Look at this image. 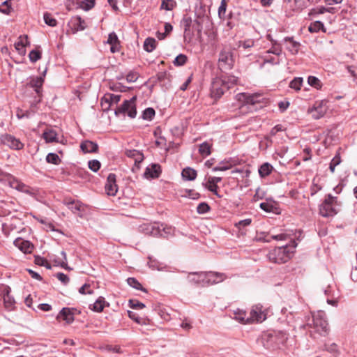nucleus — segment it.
Listing matches in <instances>:
<instances>
[{"label": "nucleus", "instance_id": "aec40b11", "mask_svg": "<svg viewBox=\"0 0 357 357\" xmlns=\"http://www.w3.org/2000/svg\"><path fill=\"white\" fill-rule=\"evenodd\" d=\"M68 26L74 33L79 31H83L86 29L84 20L78 15L71 17L68 22Z\"/></svg>", "mask_w": 357, "mask_h": 357}, {"label": "nucleus", "instance_id": "f257e3e1", "mask_svg": "<svg viewBox=\"0 0 357 357\" xmlns=\"http://www.w3.org/2000/svg\"><path fill=\"white\" fill-rule=\"evenodd\" d=\"M310 328V336L317 338L319 336H326L329 333L330 328L326 319V313L324 311H318L312 314V323L303 325L301 328Z\"/></svg>", "mask_w": 357, "mask_h": 357}, {"label": "nucleus", "instance_id": "4c0bfd02", "mask_svg": "<svg viewBox=\"0 0 357 357\" xmlns=\"http://www.w3.org/2000/svg\"><path fill=\"white\" fill-rule=\"evenodd\" d=\"M231 164L227 160L220 161L218 165L212 168L213 172L226 171L231 168Z\"/></svg>", "mask_w": 357, "mask_h": 357}, {"label": "nucleus", "instance_id": "c85d7f7f", "mask_svg": "<svg viewBox=\"0 0 357 357\" xmlns=\"http://www.w3.org/2000/svg\"><path fill=\"white\" fill-rule=\"evenodd\" d=\"M273 169L274 168L271 164H270L269 162H264L262 165H261L259 167V175L261 178H265L269 176L272 173Z\"/></svg>", "mask_w": 357, "mask_h": 357}, {"label": "nucleus", "instance_id": "39448f33", "mask_svg": "<svg viewBox=\"0 0 357 357\" xmlns=\"http://www.w3.org/2000/svg\"><path fill=\"white\" fill-rule=\"evenodd\" d=\"M234 65V52L230 47L224 46L219 53L218 67L221 71L229 70Z\"/></svg>", "mask_w": 357, "mask_h": 357}, {"label": "nucleus", "instance_id": "393cba45", "mask_svg": "<svg viewBox=\"0 0 357 357\" xmlns=\"http://www.w3.org/2000/svg\"><path fill=\"white\" fill-rule=\"evenodd\" d=\"M107 43L111 45L110 51L112 53H116L120 51V41L116 33L114 31L109 34Z\"/></svg>", "mask_w": 357, "mask_h": 357}, {"label": "nucleus", "instance_id": "a878e982", "mask_svg": "<svg viewBox=\"0 0 357 357\" xmlns=\"http://www.w3.org/2000/svg\"><path fill=\"white\" fill-rule=\"evenodd\" d=\"M126 155L127 157L132 158L135 161V165L137 168H139V164L144 160V154L137 150H127L126 151Z\"/></svg>", "mask_w": 357, "mask_h": 357}, {"label": "nucleus", "instance_id": "6ab92c4d", "mask_svg": "<svg viewBox=\"0 0 357 357\" xmlns=\"http://www.w3.org/2000/svg\"><path fill=\"white\" fill-rule=\"evenodd\" d=\"M248 319L249 320V324L254 321L261 322L264 321L266 319V317L261 310V306H253L250 312V317H248Z\"/></svg>", "mask_w": 357, "mask_h": 357}, {"label": "nucleus", "instance_id": "a211bd4d", "mask_svg": "<svg viewBox=\"0 0 357 357\" xmlns=\"http://www.w3.org/2000/svg\"><path fill=\"white\" fill-rule=\"evenodd\" d=\"M13 244L25 254L31 253L33 249V245L29 241L24 240L20 237L17 238L14 241Z\"/></svg>", "mask_w": 357, "mask_h": 357}, {"label": "nucleus", "instance_id": "e2e57ef3", "mask_svg": "<svg viewBox=\"0 0 357 357\" xmlns=\"http://www.w3.org/2000/svg\"><path fill=\"white\" fill-rule=\"evenodd\" d=\"M129 305L132 309H142L145 307V305L135 299H130L129 301Z\"/></svg>", "mask_w": 357, "mask_h": 357}, {"label": "nucleus", "instance_id": "680f3d73", "mask_svg": "<svg viewBox=\"0 0 357 357\" xmlns=\"http://www.w3.org/2000/svg\"><path fill=\"white\" fill-rule=\"evenodd\" d=\"M252 222V220L250 218H247L245 220H242L235 223V227L238 228L239 230L243 229L244 227L249 226Z\"/></svg>", "mask_w": 357, "mask_h": 357}, {"label": "nucleus", "instance_id": "ddd939ff", "mask_svg": "<svg viewBox=\"0 0 357 357\" xmlns=\"http://www.w3.org/2000/svg\"><path fill=\"white\" fill-rule=\"evenodd\" d=\"M105 192L109 196L116 195L118 191V185L116 184V176L114 173L109 174L107 178V182L105 185Z\"/></svg>", "mask_w": 357, "mask_h": 357}, {"label": "nucleus", "instance_id": "603ef678", "mask_svg": "<svg viewBox=\"0 0 357 357\" xmlns=\"http://www.w3.org/2000/svg\"><path fill=\"white\" fill-rule=\"evenodd\" d=\"M203 185L208 190L213 192L218 198H221L222 197V195L218 192L219 187L218 185L209 184L208 183H203Z\"/></svg>", "mask_w": 357, "mask_h": 357}, {"label": "nucleus", "instance_id": "37998d69", "mask_svg": "<svg viewBox=\"0 0 357 357\" xmlns=\"http://www.w3.org/2000/svg\"><path fill=\"white\" fill-rule=\"evenodd\" d=\"M44 22L50 26L54 27L57 24L56 20L52 15V14L46 12L43 15Z\"/></svg>", "mask_w": 357, "mask_h": 357}, {"label": "nucleus", "instance_id": "20e7f679", "mask_svg": "<svg viewBox=\"0 0 357 357\" xmlns=\"http://www.w3.org/2000/svg\"><path fill=\"white\" fill-rule=\"evenodd\" d=\"M296 245V243L292 241L289 244L275 248L268 253L267 257L271 262L275 264L285 263L292 257Z\"/></svg>", "mask_w": 357, "mask_h": 357}, {"label": "nucleus", "instance_id": "2eb2a0df", "mask_svg": "<svg viewBox=\"0 0 357 357\" xmlns=\"http://www.w3.org/2000/svg\"><path fill=\"white\" fill-rule=\"evenodd\" d=\"M206 272H192L188 276L189 282L202 287H206Z\"/></svg>", "mask_w": 357, "mask_h": 357}, {"label": "nucleus", "instance_id": "412c9836", "mask_svg": "<svg viewBox=\"0 0 357 357\" xmlns=\"http://www.w3.org/2000/svg\"><path fill=\"white\" fill-rule=\"evenodd\" d=\"M80 149L84 153H96L98 151V145L91 140H84L80 144Z\"/></svg>", "mask_w": 357, "mask_h": 357}, {"label": "nucleus", "instance_id": "13d9d810", "mask_svg": "<svg viewBox=\"0 0 357 357\" xmlns=\"http://www.w3.org/2000/svg\"><path fill=\"white\" fill-rule=\"evenodd\" d=\"M121 100V95L110 94L109 98H105V102L108 104V107L112 103L117 104Z\"/></svg>", "mask_w": 357, "mask_h": 357}, {"label": "nucleus", "instance_id": "7c9ffc66", "mask_svg": "<svg viewBox=\"0 0 357 357\" xmlns=\"http://www.w3.org/2000/svg\"><path fill=\"white\" fill-rule=\"evenodd\" d=\"M308 31L310 33H318L320 31H321L323 33H326V29L325 28L322 22L317 20L312 22L308 26Z\"/></svg>", "mask_w": 357, "mask_h": 357}, {"label": "nucleus", "instance_id": "f3484780", "mask_svg": "<svg viewBox=\"0 0 357 357\" xmlns=\"http://www.w3.org/2000/svg\"><path fill=\"white\" fill-rule=\"evenodd\" d=\"M140 229L146 235L158 237L160 234V224L157 222L144 224L140 226Z\"/></svg>", "mask_w": 357, "mask_h": 357}, {"label": "nucleus", "instance_id": "423d86ee", "mask_svg": "<svg viewBox=\"0 0 357 357\" xmlns=\"http://www.w3.org/2000/svg\"><path fill=\"white\" fill-rule=\"evenodd\" d=\"M44 83V79L41 76L30 77V81L25 84L26 90L32 89L34 91L33 100L31 102V106H36L40 102L42 98V87Z\"/></svg>", "mask_w": 357, "mask_h": 357}, {"label": "nucleus", "instance_id": "79ce46f5", "mask_svg": "<svg viewBox=\"0 0 357 357\" xmlns=\"http://www.w3.org/2000/svg\"><path fill=\"white\" fill-rule=\"evenodd\" d=\"M211 146L208 142H203L200 144L199 148V152L202 156H208L211 154Z\"/></svg>", "mask_w": 357, "mask_h": 357}, {"label": "nucleus", "instance_id": "7ed1b4c3", "mask_svg": "<svg viewBox=\"0 0 357 357\" xmlns=\"http://www.w3.org/2000/svg\"><path fill=\"white\" fill-rule=\"evenodd\" d=\"M288 336L284 331H268L261 335L259 341L266 349H275L284 345Z\"/></svg>", "mask_w": 357, "mask_h": 357}, {"label": "nucleus", "instance_id": "cd10ccee", "mask_svg": "<svg viewBox=\"0 0 357 357\" xmlns=\"http://www.w3.org/2000/svg\"><path fill=\"white\" fill-rule=\"evenodd\" d=\"M287 43V49L292 54H296L298 53L300 47V43L295 41L291 37H286L284 39Z\"/></svg>", "mask_w": 357, "mask_h": 357}, {"label": "nucleus", "instance_id": "a18cd8bd", "mask_svg": "<svg viewBox=\"0 0 357 357\" xmlns=\"http://www.w3.org/2000/svg\"><path fill=\"white\" fill-rule=\"evenodd\" d=\"M34 262H35L36 264H37L38 266H44L47 269H51L52 268V266L47 261V260L45 258H44L43 257H40L39 255L35 256Z\"/></svg>", "mask_w": 357, "mask_h": 357}, {"label": "nucleus", "instance_id": "5fc2aeb1", "mask_svg": "<svg viewBox=\"0 0 357 357\" xmlns=\"http://www.w3.org/2000/svg\"><path fill=\"white\" fill-rule=\"evenodd\" d=\"M20 40L15 43V47L20 54L24 55L26 53V45L24 40L22 39V37H20Z\"/></svg>", "mask_w": 357, "mask_h": 357}, {"label": "nucleus", "instance_id": "c756f323", "mask_svg": "<svg viewBox=\"0 0 357 357\" xmlns=\"http://www.w3.org/2000/svg\"><path fill=\"white\" fill-rule=\"evenodd\" d=\"M181 176L183 180L192 181L195 180L197 173L193 168L188 167L182 170Z\"/></svg>", "mask_w": 357, "mask_h": 357}, {"label": "nucleus", "instance_id": "dca6fc26", "mask_svg": "<svg viewBox=\"0 0 357 357\" xmlns=\"http://www.w3.org/2000/svg\"><path fill=\"white\" fill-rule=\"evenodd\" d=\"M259 207L261 210L267 213H280V208L278 204L272 199H267L266 202L260 203Z\"/></svg>", "mask_w": 357, "mask_h": 357}, {"label": "nucleus", "instance_id": "e433bc0d", "mask_svg": "<svg viewBox=\"0 0 357 357\" xmlns=\"http://www.w3.org/2000/svg\"><path fill=\"white\" fill-rule=\"evenodd\" d=\"M61 255L63 257V260H60L59 259H54V261L55 263V266H60L65 269H70V268L68 266L67 264V257L66 253L64 250L61 252Z\"/></svg>", "mask_w": 357, "mask_h": 357}, {"label": "nucleus", "instance_id": "de8ad7c7", "mask_svg": "<svg viewBox=\"0 0 357 357\" xmlns=\"http://www.w3.org/2000/svg\"><path fill=\"white\" fill-rule=\"evenodd\" d=\"M272 47L266 52L267 54H273L276 56H280L282 54L281 45L276 41H273Z\"/></svg>", "mask_w": 357, "mask_h": 357}, {"label": "nucleus", "instance_id": "1a4fd4ad", "mask_svg": "<svg viewBox=\"0 0 357 357\" xmlns=\"http://www.w3.org/2000/svg\"><path fill=\"white\" fill-rule=\"evenodd\" d=\"M261 96L257 93L249 94L246 93H239L236 94V99L242 103L243 105H254L260 102Z\"/></svg>", "mask_w": 357, "mask_h": 357}, {"label": "nucleus", "instance_id": "8fccbe9b", "mask_svg": "<svg viewBox=\"0 0 357 357\" xmlns=\"http://www.w3.org/2000/svg\"><path fill=\"white\" fill-rule=\"evenodd\" d=\"M307 82L309 85L317 89H319L322 86L321 81L315 76H309L307 78Z\"/></svg>", "mask_w": 357, "mask_h": 357}, {"label": "nucleus", "instance_id": "6e6552de", "mask_svg": "<svg viewBox=\"0 0 357 357\" xmlns=\"http://www.w3.org/2000/svg\"><path fill=\"white\" fill-rule=\"evenodd\" d=\"M136 100V96H133L129 100H125L123 102L115 109V115L119 116L122 114L123 115L127 114L131 119L135 118L137 115Z\"/></svg>", "mask_w": 357, "mask_h": 357}, {"label": "nucleus", "instance_id": "9b49d317", "mask_svg": "<svg viewBox=\"0 0 357 357\" xmlns=\"http://www.w3.org/2000/svg\"><path fill=\"white\" fill-rule=\"evenodd\" d=\"M76 312L79 314L80 311L74 307H63L57 314L56 319H62L67 324H71L75 320L74 316Z\"/></svg>", "mask_w": 357, "mask_h": 357}, {"label": "nucleus", "instance_id": "c03bdc74", "mask_svg": "<svg viewBox=\"0 0 357 357\" xmlns=\"http://www.w3.org/2000/svg\"><path fill=\"white\" fill-rule=\"evenodd\" d=\"M46 161L48 163H51L53 165H59L61 162L60 158L56 153H50L46 156Z\"/></svg>", "mask_w": 357, "mask_h": 357}, {"label": "nucleus", "instance_id": "a19ab883", "mask_svg": "<svg viewBox=\"0 0 357 357\" xmlns=\"http://www.w3.org/2000/svg\"><path fill=\"white\" fill-rule=\"evenodd\" d=\"M341 161L340 154L339 152H337L329 165V169L332 173H334L335 167L341 163Z\"/></svg>", "mask_w": 357, "mask_h": 357}, {"label": "nucleus", "instance_id": "864d4df0", "mask_svg": "<svg viewBox=\"0 0 357 357\" xmlns=\"http://www.w3.org/2000/svg\"><path fill=\"white\" fill-rule=\"evenodd\" d=\"M101 167V163L98 160H91L88 162V167L93 172H97Z\"/></svg>", "mask_w": 357, "mask_h": 357}, {"label": "nucleus", "instance_id": "3c124183", "mask_svg": "<svg viewBox=\"0 0 357 357\" xmlns=\"http://www.w3.org/2000/svg\"><path fill=\"white\" fill-rule=\"evenodd\" d=\"M303 81V79L302 77H295L290 82L289 87L298 91L301 88Z\"/></svg>", "mask_w": 357, "mask_h": 357}, {"label": "nucleus", "instance_id": "6e6d98bb", "mask_svg": "<svg viewBox=\"0 0 357 357\" xmlns=\"http://www.w3.org/2000/svg\"><path fill=\"white\" fill-rule=\"evenodd\" d=\"M211 210L210 206L206 202H202L197 207V212L199 214H205Z\"/></svg>", "mask_w": 357, "mask_h": 357}, {"label": "nucleus", "instance_id": "4d7b16f0", "mask_svg": "<svg viewBox=\"0 0 357 357\" xmlns=\"http://www.w3.org/2000/svg\"><path fill=\"white\" fill-rule=\"evenodd\" d=\"M176 3L173 0H162L161 8L166 10H172L175 6Z\"/></svg>", "mask_w": 357, "mask_h": 357}, {"label": "nucleus", "instance_id": "c9c22d12", "mask_svg": "<svg viewBox=\"0 0 357 357\" xmlns=\"http://www.w3.org/2000/svg\"><path fill=\"white\" fill-rule=\"evenodd\" d=\"M155 78L157 82H160L162 85L167 86L170 84L169 75L165 71L159 72L156 75Z\"/></svg>", "mask_w": 357, "mask_h": 357}, {"label": "nucleus", "instance_id": "09e8293b", "mask_svg": "<svg viewBox=\"0 0 357 357\" xmlns=\"http://www.w3.org/2000/svg\"><path fill=\"white\" fill-rule=\"evenodd\" d=\"M187 56L183 54H180L176 56L173 61V63L175 66H182L187 62Z\"/></svg>", "mask_w": 357, "mask_h": 357}, {"label": "nucleus", "instance_id": "49530a36", "mask_svg": "<svg viewBox=\"0 0 357 357\" xmlns=\"http://www.w3.org/2000/svg\"><path fill=\"white\" fill-rule=\"evenodd\" d=\"M326 7H324L323 6H317L316 8H312L309 11L308 15L310 17H316L318 15L324 14V13H326Z\"/></svg>", "mask_w": 357, "mask_h": 357}, {"label": "nucleus", "instance_id": "ea45409f", "mask_svg": "<svg viewBox=\"0 0 357 357\" xmlns=\"http://www.w3.org/2000/svg\"><path fill=\"white\" fill-rule=\"evenodd\" d=\"M155 115V111L152 107L145 109L142 114V118L144 120L151 121Z\"/></svg>", "mask_w": 357, "mask_h": 357}, {"label": "nucleus", "instance_id": "f704fd0d", "mask_svg": "<svg viewBox=\"0 0 357 357\" xmlns=\"http://www.w3.org/2000/svg\"><path fill=\"white\" fill-rule=\"evenodd\" d=\"M156 47V40L153 38L149 37L144 42V49L147 52H152Z\"/></svg>", "mask_w": 357, "mask_h": 357}, {"label": "nucleus", "instance_id": "0e129e2a", "mask_svg": "<svg viewBox=\"0 0 357 357\" xmlns=\"http://www.w3.org/2000/svg\"><path fill=\"white\" fill-rule=\"evenodd\" d=\"M255 41L253 39H247L243 41H239L238 47H243L244 49L251 48L254 46Z\"/></svg>", "mask_w": 357, "mask_h": 357}, {"label": "nucleus", "instance_id": "bb28decb", "mask_svg": "<svg viewBox=\"0 0 357 357\" xmlns=\"http://www.w3.org/2000/svg\"><path fill=\"white\" fill-rule=\"evenodd\" d=\"M160 234L158 236L169 238L174 236L175 228L165 224H160Z\"/></svg>", "mask_w": 357, "mask_h": 357}, {"label": "nucleus", "instance_id": "4be33fe9", "mask_svg": "<svg viewBox=\"0 0 357 357\" xmlns=\"http://www.w3.org/2000/svg\"><path fill=\"white\" fill-rule=\"evenodd\" d=\"M161 167L158 164H152L146 168L144 176L146 178H157L160 176Z\"/></svg>", "mask_w": 357, "mask_h": 357}, {"label": "nucleus", "instance_id": "69168bd1", "mask_svg": "<svg viewBox=\"0 0 357 357\" xmlns=\"http://www.w3.org/2000/svg\"><path fill=\"white\" fill-rule=\"evenodd\" d=\"M79 293L81 294H92L93 290L90 289V284L85 283L79 289Z\"/></svg>", "mask_w": 357, "mask_h": 357}, {"label": "nucleus", "instance_id": "f03ea898", "mask_svg": "<svg viewBox=\"0 0 357 357\" xmlns=\"http://www.w3.org/2000/svg\"><path fill=\"white\" fill-rule=\"evenodd\" d=\"M238 77L232 75H222L213 79L211 86V97L218 99L224 93L237 84Z\"/></svg>", "mask_w": 357, "mask_h": 357}, {"label": "nucleus", "instance_id": "f8f14e48", "mask_svg": "<svg viewBox=\"0 0 357 357\" xmlns=\"http://www.w3.org/2000/svg\"><path fill=\"white\" fill-rule=\"evenodd\" d=\"M11 289L7 286L2 291L1 296L3 301V305L6 310L12 311L15 307V301L14 298L10 295Z\"/></svg>", "mask_w": 357, "mask_h": 357}, {"label": "nucleus", "instance_id": "9d476101", "mask_svg": "<svg viewBox=\"0 0 357 357\" xmlns=\"http://www.w3.org/2000/svg\"><path fill=\"white\" fill-rule=\"evenodd\" d=\"M1 142L14 150H21L24 148V144L13 135L6 134L1 137Z\"/></svg>", "mask_w": 357, "mask_h": 357}, {"label": "nucleus", "instance_id": "338daca9", "mask_svg": "<svg viewBox=\"0 0 357 357\" xmlns=\"http://www.w3.org/2000/svg\"><path fill=\"white\" fill-rule=\"evenodd\" d=\"M68 207L70 210L72 211L74 213H77L80 211V204L76 203L75 201H72L68 203Z\"/></svg>", "mask_w": 357, "mask_h": 357}, {"label": "nucleus", "instance_id": "b1692460", "mask_svg": "<svg viewBox=\"0 0 357 357\" xmlns=\"http://www.w3.org/2000/svg\"><path fill=\"white\" fill-rule=\"evenodd\" d=\"M192 21L190 17L184 16L181 22V25L183 27L184 29V39L185 40H191L193 33L190 31V26L192 25Z\"/></svg>", "mask_w": 357, "mask_h": 357}, {"label": "nucleus", "instance_id": "473e14b6", "mask_svg": "<svg viewBox=\"0 0 357 357\" xmlns=\"http://www.w3.org/2000/svg\"><path fill=\"white\" fill-rule=\"evenodd\" d=\"M234 319L241 324H249V320L246 316V312L243 310L237 309L234 311Z\"/></svg>", "mask_w": 357, "mask_h": 357}, {"label": "nucleus", "instance_id": "0eeeda50", "mask_svg": "<svg viewBox=\"0 0 357 357\" xmlns=\"http://www.w3.org/2000/svg\"><path fill=\"white\" fill-rule=\"evenodd\" d=\"M337 197L331 194L326 195L324 201L319 206V213L323 217H332L337 213L336 208Z\"/></svg>", "mask_w": 357, "mask_h": 357}, {"label": "nucleus", "instance_id": "72a5a7b5", "mask_svg": "<svg viewBox=\"0 0 357 357\" xmlns=\"http://www.w3.org/2000/svg\"><path fill=\"white\" fill-rule=\"evenodd\" d=\"M105 304V298L102 296H100L96 302L90 307V309L94 312H101L104 307Z\"/></svg>", "mask_w": 357, "mask_h": 357}, {"label": "nucleus", "instance_id": "2f4dec72", "mask_svg": "<svg viewBox=\"0 0 357 357\" xmlns=\"http://www.w3.org/2000/svg\"><path fill=\"white\" fill-rule=\"evenodd\" d=\"M43 137L46 142L51 143L54 142H58L57 140V133L53 129H49L45 130L43 134Z\"/></svg>", "mask_w": 357, "mask_h": 357}, {"label": "nucleus", "instance_id": "5701e85b", "mask_svg": "<svg viewBox=\"0 0 357 357\" xmlns=\"http://www.w3.org/2000/svg\"><path fill=\"white\" fill-rule=\"evenodd\" d=\"M10 185L11 188L16 189L17 190L26 193L27 195H32V189L20 181V180L17 178H13L10 181Z\"/></svg>", "mask_w": 357, "mask_h": 357}, {"label": "nucleus", "instance_id": "4468645a", "mask_svg": "<svg viewBox=\"0 0 357 357\" xmlns=\"http://www.w3.org/2000/svg\"><path fill=\"white\" fill-rule=\"evenodd\" d=\"M206 286L217 284L224 281L227 276L225 273L219 272H206Z\"/></svg>", "mask_w": 357, "mask_h": 357}, {"label": "nucleus", "instance_id": "774afa93", "mask_svg": "<svg viewBox=\"0 0 357 357\" xmlns=\"http://www.w3.org/2000/svg\"><path fill=\"white\" fill-rule=\"evenodd\" d=\"M138 77H139V75H138V73L137 72L130 71L126 75V80L128 82H135L138 79Z\"/></svg>", "mask_w": 357, "mask_h": 357}, {"label": "nucleus", "instance_id": "58836bf2", "mask_svg": "<svg viewBox=\"0 0 357 357\" xmlns=\"http://www.w3.org/2000/svg\"><path fill=\"white\" fill-rule=\"evenodd\" d=\"M127 282L128 284V285H130V287L137 289V290H141L144 292H146V289H144L142 285L141 284V283L135 278H128L127 279Z\"/></svg>", "mask_w": 357, "mask_h": 357}, {"label": "nucleus", "instance_id": "bf43d9fd", "mask_svg": "<svg viewBox=\"0 0 357 357\" xmlns=\"http://www.w3.org/2000/svg\"><path fill=\"white\" fill-rule=\"evenodd\" d=\"M29 57L31 62H36L38 60L40 59L41 52L38 50H33L29 52Z\"/></svg>", "mask_w": 357, "mask_h": 357}, {"label": "nucleus", "instance_id": "052dcab7", "mask_svg": "<svg viewBox=\"0 0 357 357\" xmlns=\"http://www.w3.org/2000/svg\"><path fill=\"white\" fill-rule=\"evenodd\" d=\"M264 63L275 65L280 63V60L278 58L272 56L270 55V54H267V55H265L264 57Z\"/></svg>", "mask_w": 357, "mask_h": 357}]
</instances>
